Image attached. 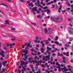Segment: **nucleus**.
I'll return each mask as SVG.
<instances>
[{
    "label": "nucleus",
    "instance_id": "1",
    "mask_svg": "<svg viewBox=\"0 0 73 73\" xmlns=\"http://www.w3.org/2000/svg\"><path fill=\"white\" fill-rule=\"evenodd\" d=\"M51 20L54 21H55V22H60V21H59L60 20L58 18H53L52 17L51 18Z\"/></svg>",
    "mask_w": 73,
    "mask_h": 73
},
{
    "label": "nucleus",
    "instance_id": "2",
    "mask_svg": "<svg viewBox=\"0 0 73 73\" xmlns=\"http://www.w3.org/2000/svg\"><path fill=\"white\" fill-rule=\"evenodd\" d=\"M37 7H35H35H33V9L32 10V12L33 13L34 15H35L36 14V13L35 12V11H37Z\"/></svg>",
    "mask_w": 73,
    "mask_h": 73
},
{
    "label": "nucleus",
    "instance_id": "3",
    "mask_svg": "<svg viewBox=\"0 0 73 73\" xmlns=\"http://www.w3.org/2000/svg\"><path fill=\"white\" fill-rule=\"evenodd\" d=\"M68 31L70 34H73V33L72 32L73 31V28H69L68 29Z\"/></svg>",
    "mask_w": 73,
    "mask_h": 73
},
{
    "label": "nucleus",
    "instance_id": "4",
    "mask_svg": "<svg viewBox=\"0 0 73 73\" xmlns=\"http://www.w3.org/2000/svg\"><path fill=\"white\" fill-rule=\"evenodd\" d=\"M28 63V62H24L23 61L21 60V66H23V65H26V64H27Z\"/></svg>",
    "mask_w": 73,
    "mask_h": 73
},
{
    "label": "nucleus",
    "instance_id": "5",
    "mask_svg": "<svg viewBox=\"0 0 73 73\" xmlns=\"http://www.w3.org/2000/svg\"><path fill=\"white\" fill-rule=\"evenodd\" d=\"M7 62L8 61L5 60L4 61V62H2V64L3 66H6V65L5 64H7Z\"/></svg>",
    "mask_w": 73,
    "mask_h": 73
},
{
    "label": "nucleus",
    "instance_id": "6",
    "mask_svg": "<svg viewBox=\"0 0 73 73\" xmlns=\"http://www.w3.org/2000/svg\"><path fill=\"white\" fill-rule=\"evenodd\" d=\"M33 62H35V63H37V64H36V66H38L39 65V63H38V62H37V60H35V61L34 60H32Z\"/></svg>",
    "mask_w": 73,
    "mask_h": 73
},
{
    "label": "nucleus",
    "instance_id": "7",
    "mask_svg": "<svg viewBox=\"0 0 73 73\" xmlns=\"http://www.w3.org/2000/svg\"><path fill=\"white\" fill-rule=\"evenodd\" d=\"M5 24H7V25H9V21L8 20L5 21Z\"/></svg>",
    "mask_w": 73,
    "mask_h": 73
},
{
    "label": "nucleus",
    "instance_id": "8",
    "mask_svg": "<svg viewBox=\"0 0 73 73\" xmlns=\"http://www.w3.org/2000/svg\"><path fill=\"white\" fill-rule=\"evenodd\" d=\"M45 47H44L43 48H41V53H44V50H45Z\"/></svg>",
    "mask_w": 73,
    "mask_h": 73
},
{
    "label": "nucleus",
    "instance_id": "9",
    "mask_svg": "<svg viewBox=\"0 0 73 73\" xmlns=\"http://www.w3.org/2000/svg\"><path fill=\"white\" fill-rule=\"evenodd\" d=\"M69 71H70V72H65V73H72L73 72H72V70L70 69V68H69Z\"/></svg>",
    "mask_w": 73,
    "mask_h": 73
},
{
    "label": "nucleus",
    "instance_id": "10",
    "mask_svg": "<svg viewBox=\"0 0 73 73\" xmlns=\"http://www.w3.org/2000/svg\"><path fill=\"white\" fill-rule=\"evenodd\" d=\"M49 57H50V55H48L47 56H46L45 58H47V60H50V58H49Z\"/></svg>",
    "mask_w": 73,
    "mask_h": 73
},
{
    "label": "nucleus",
    "instance_id": "11",
    "mask_svg": "<svg viewBox=\"0 0 73 73\" xmlns=\"http://www.w3.org/2000/svg\"><path fill=\"white\" fill-rule=\"evenodd\" d=\"M35 42H38V43H40V41L39 40H37V39H36L35 40H34Z\"/></svg>",
    "mask_w": 73,
    "mask_h": 73
},
{
    "label": "nucleus",
    "instance_id": "12",
    "mask_svg": "<svg viewBox=\"0 0 73 73\" xmlns=\"http://www.w3.org/2000/svg\"><path fill=\"white\" fill-rule=\"evenodd\" d=\"M22 68H23V69H22L21 70V71L22 72H23L25 70H26V68H25V67H24V66H23L22 67Z\"/></svg>",
    "mask_w": 73,
    "mask_h": 73
},
{
    "label": "nucleus",
    "instance_id": "13",
    "mask_svg": "<svg viewBox=\"0 0 73 73\" xmlns=\"http://www.w3.org/2000/svg\"><path fill=\"white\" fill-rule=\"evenodd\" d=\"M31 24L33 25L34 27H35V26L36 25V24L35 23H34L33 22H31Z\"/></svg>",
    "mask_w": 73,
    "mask_h": 73
},
{
    "label": "nucleus",
    "instance_id": "14",
    "mask_svg": "<svg viewBox=\"0 0 73 73\" xmlns=\"http://www.w3.org/2000/svg\"><path fill=\"white\" fill-rule=\"evenodd\" d=\"M29 6H31V7H33V3H31L29 4Z\"/></svg>",
    "mask_w": 73,
    "mask_h": 73
},
{
    "label": "nucleus",
    "instance_id": "15",
    "mask_svg": "<svg viewBox=\"0 0 73 73\" xmlns=\"http://www.w3.org/2000/svg\"><path fill=\"white\" fill-rule=\"evenodd\" d=\"M23 52L24 53H28V50H23Z\"/></svg>",
    "mask_w": 73,
    "mask_h": 73
},
{
    "label": "nucleus",
    "instance_id": "16",
    "mask_svg": "<svg viewBox=\"0 0 73 73\" xmlns=\"http://www.w3.org/2000/svg\"><path fill=\"white\" fill-rule=\"evenodd\" d=\"M0 52H1L0 53H1V54H2V53H4V51L2 50L1 49H0Z\"/></svg>",
    "mask_w": 73,
    "mask_h": 73
},
{
    "label": "nucleus",
    "instance_id": "17",
    "mask_svg": "<svg viewBox=\"0 0 73 73\" xmlns=\"http://www.w3.org/2000/svg\"><path fill=\"white\" fill-rule=\"evenodd\" d=\"M47 50H52V48H49V46H47Z\"/></svg>",
    "mask_w": 73,
    "mask_h": 73
},
{
    "label": "nucleus",
    "instance_id": "18",
    "mask_svg": "<svg viewBox=\"0 0 73 73\" xmlns=\"http://www.w3.org/2000/svg\"><path fill=\"white\" fill-rule=\"evenodd\" d=\"M56 65L58 66H60V64H58V62H56Z\"/></svg>",
    "mask_w": 73,
    "mask_h": 73
},
{
    "label": "nucleus",
    "instance_id": "19",
    "mask_svg": "<svg viewBox=\"0 0 73 73\" xmlns=\"http://www.w3.org/2000/svg\"><path fill=\"white\" fill-rule=\"evenodd\" d=\"M68 20L69 21H72V22H73V18H72V19H68Z\"/></svg>",
    "mask_w": 73,
    "mask_h": 73
},
{
    "label": "nucleus",
    "instance_id": "20",
    "mask_svg": "<svg viewBox=\"0 0 73 73\" xmlns=\"http://www.w3.org/2000/svg\"><path fill=\"white\" fill-rule=\"evenodd\" d=\"M9 11V8H6L5 10V11H6V12H8Z\"/></svg>",
    "mask_w": 73,
    "mask_h": 73
},
{
    "label": "nucleus",
    "instance_id": "21",
    "mask_svg": "<svg viewBox=\"0 0 73 73\" xmlns=\"http://www.w3.org/2000/svg\"><path fill=\"white\" fill-rule=\"evenodd\" d=\"M69 52H66V55L67 57L69 56Z\"/></svg>",
    "mask_w": 73,
    "mask_h": 73
},
{
    "label": "nucleus",
    "instance_id": "22",
    "mask_svg": "<svg viewBox=\"0 0 73 73\" xmlns=\"http://www.w3.org/2000/svg\"><path fill=\"white\" fill-rule=\"evenodd\" d=\"M46 42V45H48L49 43V41L48 40H46L45 41Z\"/></svg>",
    "mask_w": 73,
    "mask_h": 73
},
{
    "label": "nucleus",
    "instance_id": "23",
    "mask_svg": "<svg viewBox=\"0 0 73 73\" xmlns=\"http://www.w3.org/2000/svg\"><path fill=\"white\" fill-rule=\"evenodd\" d=\"M54 43L56 44H57V45H59V42H58L57 41H55L54 42Z\"/></svg>",
    "mask_w": 73,
    "mask_h": 73
},
{
    "label": "nucleus",
    "instance_id": "24",
    "mask_svg": "<svg viewBox=\"0 0 73 73\" xmlns=\"http://www.w3.org/2000/svg\"><path fill=\"white\" fill-rule=\"evenodd\" d=\"M13 37H14V38H11V40L12 41H15V36H13Z\"/></svg>",
    "mask_w": 73,
    "mask_h": 73
},
{
    "label": "nucleus",
    "instance_id": "25",
    "mask_svg": "<svg viewBox=\"0 0 73 73\" xmlns=\"http://www.w3.org/2000/svg\"><path fill=\"white\" fill-rule=\"evenodd\" d=\"M3 5V6H4L5 7H8V6H7V5L5 4H4L3 3H2L1 4H0V5Z\"/></svg>",
    "mask_w": 73,
    "mask_h": 73
},
{
    "label": "nucleus",
    "instance_id": "26",
    "mask_svg": "<svg viewBox=\"0 0 73 73\" xmlns=\"http://www.w3.org/2000/svg\"><path fill=\"white\" fill-rule=\"evenodd\" d=\"M35 39L36 40H38V39L40 40H41V38H38V37H37V36H36L35 37Z\"/></svg>",
    "mask_w": 73,
    "mask_h": 73
},
{
    "label": "nucleus",
    "instance_id": "27",
    "mask_svg": "<svg viewBox=\"0 0 73 73\" xmlns=\"http://www.w3.org/2000/svg\"><path fill=\"white\" fill-rule=\"evenodd\" d=\"M58 39V37L57 36H56V38L55 39V41H57V40Z\"/></svg>",
    "mask_w": 73,
    "mask_h": 73
},
{
    "label": "nucleus",
    "instance_id": "28",
    "mask_svg": "<svg viewBox=\"0 0 73 73\" xmlns=\"http://www.w3.org/2000/svg\"><path fill=\"white\" fill-rule=\"evenodd\" d=\"M0 56H1L3 57H4L5 56L3 54H1V53H0Z\"/></svg>",
    "mask_w": 73,
    "mask_h": 73
},
{
    "label": "nucleus",
    "instance_id": "29",
    "mask_svg": "<svg viewBox=\"0 0 73 73\" xmlns=\"http://www.w3.org/2000/svg\"><path fill=\"white\" fill-rule=\"evenodd\" d=\"M29 62H30V63H32V62H33L32 61H31V58H29Z\"/></svg>",
    "mask_w": 73,
    "mask_h": 73
},
{
    "label": "nucleus",
    "instance_id": "30",
    "mask_svg": "<svg viewBox=\"0 0 73 73\" xmlns=\"http://www.w3.org/2000/svg\"><path fill=\"white\" fill-rule=\"evenodd\" d=\"M60 7L59 8V10H61L62 9V7L61 6V5H60Z\"/></svg>",
    "mask_w": 73,
    "mask_h": 73
},
{
    "label": "nucleus",
    "instance_id": "31",
    "mask_svg": "<svg viewBox=\"0 0 73 73\" xmlns=\"http://www.w3.org/2000/svg\"><path fill=\"white\" fill-rule=\"evenodd\" d=\"M15 46V43H13L12 44H10V46Z\"/></svg>",
    "mask_w": 73,
    "mask_h": 73
},
{
    "label": "nucleus",
    "instance_id": "32",
    "mask_svg": "<svg viewBox=\"0 0 73 73\" xmlns=\"http://www.w3.org/2000/svg\"><path fill=\"white\" fill-rule=\"evenodd\" d=\"M41 67H43V68H45V66L44 65L42 64L41 65Z\"/></svg>",
    "mask_w": 73,
    "mask_h": 73
},
{
    "label": "nucleus",
    "instance_id": "33",
    "mask_svg": "<svg viewBox=\"0 0 73 73\" xmlns=\"http://www.w3.org/2000/svg\"><path fill=\"white\" fill-rule=\"evenodd\" d=\"M55 46H56V45H55V44H54L53 45H52V49H54Z\"/></svg>",
    "mask_w": 73,
    "mask_h": 73
},
{
    "label": "nucleus",
    "instance_id": "34",
    "mask_svg": "<svg viewBox=\"0 0 73 73\" xmlns=\"http://www.w3.org/2000/svg\"><path fill=\"white\" fill-rule=\"evenodd\" d=\"M43 58L42 59V60H45V56H43L42 57Z\"/></svg>",
    "mask_w": 73,
    "mask_h": 73
},
{
    "label": "nucleus",
    "instance_id": "35",
    "mask_svg": "<svg viewBox=\"0 0 73 73\" xmlns=\"http://www.w3.org/2000/svg\"><path fill=\"white\" fill-rule=\"evenodd\" d=\"M69 70V69L68 68H66L65 70H64V72H68Z\"/></svg>",
    "mask_w": 73,
    "mask_h": 73
},
{
    "label": "nucleus",
    "instance_id": "36",
    "mask_svg": "<svg viewBox=\"0 0 73 73\" xmlns=\"http://www.w3.org/2000/svg\"><path fill=\"white\" fill-rule=\"evenodd\" d=\"M46 11L47 13H49L50 12V10L49 9H47L46 10Z\"/></svg>",
    "mask_w": 73,
    "mask_h": 73
},
{
    "label": "nucleus",
    "instance_id": "37",
    "mask_svg": "<svg viewBox=\"0 0 73 73\" xmlns=\"http://www.w3.org/2000/svg\"><path fill=\"white\" fill-rule=\"evenodd\" d=\"M65 49L66 50H67V49H68V48L69 47V46H65Z\"/></svg>",
    "mask_w": 73,
    "mask_h": 73
},
{
    "label": "nucleus",
    "instance_id": "38",
    "mask_svg": "<svg viewBox=\"0 0 73 73\" xmlns=\"http://www.w3.org/2000/svg\"><path fill=\"white\" fill-rule=\"evenodd\" d=\"M69 45L68 43H66V44H65V46H69Z\"/></svg>",
    "mask_w": 73,
    "mask_h": 73
},
{
    "label": "nucleus",
    "instance_id": "39",
    "mask_svg": "<svg viewBox=\"0 0 73 73\" xmlns=\"http://www.w3.org/2000/svg\"><path fill=\"white\" fill-rule=\"evenodd\" d=\"M44 31L45 32V33H47L48 32V31L47 30V29H44Z\"/></svg>",
    "mask_w": 73,
    "mask_h": 73
},
{
    "label": "nucleus",
    "instance_id": "40",
    "mask_svg": "<svg viewBox=\"0 0 73 73\" xmlns=\"http://www.w3.org/2000/svg\"><path fill=\"white\" fill-rule=\"evenodd\" d=\"M48 9V7H47V6H45V7H44L43 9L45 10V9Z\"/></svg>",
    "mask_w": 73,
    "mask_h": 73
},
{
    "label": "nucleus",
    "instance_id": "41",
    "mask_svg": "<svg viewBox=\"0 0 73 73\" xmlns=\"http://www.w3.org/2000/svg\"><path fill=\"white\" fill-rule=\"evenodd\" d=\"M38 62V63H39V64L40 63H42V60H40V61H37Z\"/></svg>",
    "mask_w": 73,
    "mask_h": 73
},
{
    "label": "nucleus",
    "instance_id": "42",
    "mask_svg": "<svg viewBox=\"0 0 73 73\" xmlns=\"http://www.w3.org/2000/svg\"><path fill=\"white\" fill-rule=\"evenodd\" d=\"M37 58V56H35V58L34 59V60H36V59Z\"/></svg>",
    "mask_w": 73,
    "mask_h": 73
},
{
    "label": "nucleus",
    "instance_id": "43",
    "mask_svg": "<svg viewBox=\"0 0 73 73\" xmlns=\"http://www.w3.org/2000/svg\"><path fill=\"white\" fill-rule=\"evenodd\" d=\"M31 54H33V56H36V55H37L36 54H34L33 52H31Z\"/></svg>",
    "mask_w": 73,
    "mask_h": 73
},
{
    "label": "nucleus",
    "instance_id": "44",
    "mask_svg": "<svg viewBox=\"0 0 73 73\" xmlns=\"http://www.w3.org/2000/svg\"><path fill=\"white\" fill-rule=\"evenodd\" d=\"M20 2H21V3H24L25 1L23 0H20Z\"/></svg>",
    "mask_w": 73,
    "mask_h": 73
},
{
    "label": "nucleus",
    "instance_id": "45",
    "mask_svg": "<svg viewBox=\"0 0 73 73\" xmlns=\"http://www.w3.org/2000/svg\"><path fill=\"white\" fill-rule=\"evenodd\" d=\"M45 45V44H44V43H43L42 44V48H44V45Z\"/></svg>",
    "mask_w": 73,
    "mask_h": 73
},
{
    "label": "nucleus",
    "instance_id": "46",
    "mask_svg": "<svg viewBox=\"0 0 73 73\" xmlns=\"http://www.w3.org/2000/svg\"><path fill=\"white\" fill-rule=\"evenodd\" d=\"M66 11H67V10H63L62 12L64 13L66 12Z\"/></svg>",
    "mask_w": 73,
    "mask_h": 73
},
{
    "label": "nucleus",
    "instance_id": "47",
    "mask_svg": "<svg viewBox=\"0 0 73 73\" xmlns=\"http://www.w3.org/2000/svg\"><path fill=\"white\" fill-rule=\"evenodd\" d=\"M52 56L53 57H55V56H56V54L54 53H53L52 54Z\"/></svg>",
    "mask_w": 73,
    "mask_h": 73
},
{
    "label": "nucleus",
    "instance_id": "48",
    "mask_svg": "<svg viewBox=\"0 0 73 73\" xmlns=\"http://www.w3.org/2000/svg\"><path fill=\"white\" fill-rule=\"evenodd\" d=\"M18 73H21V70L20 69H19L18 70Z\"/></svg>",
    "mask_w": 73,
    "mask_h": 73
},
{
    "label": "nucleus",
    "instance_id": "49",
    "mask_svg": "<svg viewBox=\"0 0 73 73\" xmlns=\"http://www.w3.org/2000/svg\"><path fill=\"white\" fill-rule=\"evenodd\" d=\"M53 57H51V59L50 60H51V61H53Z\"/></svg>",
    "mask_w": 73,
    "mask_h": 73
},
{
    "label": "nucleus",
    "instance_id": "50",
    "mask_svg": "<svg viewBox=\"0 0 73 73\" xmlns=\"http://www.w3.org/2000/svg\"><path fill=\"white\" fill-rule=\"evenodd\" d=\"M52 8H54V7H55V6L54 5H52Z\"/></svg>",
    "mask_w": 73,
    "mask_h": 73
},
{
    "label": "nucleus",
    "instance_id": "51",
    "mask_svg": "<svg viewBox=\"0 0 73 73\" xmlns=\"http://www.w3.org/2000/svg\"><path fill=\"white\" fill-rule=\"evenodd\" d=\"M27 47H29V46H30V44H29V43H27Z\"/></svg>",
    "mask_w": 73,
    "mask_h": 73
},
{
    "label": "nucleus",
    "instance_id": "52",
    "mask_svg": "<svg viewBox=\"0 0 73 73\" xmlns=\"http://www.w3.org/2000/svg\"><path fill=\"white\" fill-rule=\"evenodd\" d=\"M66 3H67V4H68V6H69L70 5V4H69V2H66Z\"/></svg>",
    "mask_w": 73,
    "mask_h": 73
},
{
    "label": "nucleus",
    "instance_id": "53",
    "mask_svg": "<svg viewBox=\"0 0 73 73\" xmlns=\"http://www.w3.org/2000/svg\"><path fill=\"white\" fill-rule=\"evenodd\" d=\"M65 66V65H64L63 64H61V65H60V66H61V67H63V66Z\"/></svg>",
    "mask_w": 73,
    "mask_h": 73
},
{
    "label": "nucleus",
    "instance_id": "54",
    "mask_svg": "<svg viewBox=\"0 0 73 73\" xmlns=\"http://www.w3.org/2000/svg\"><path fill=\"white\" fill-rule=\"evenodd\" d=\"M15 29H15V28H12L11 29V30L12 31H15Z\"/></svg>",
    "mask_w": 73,
    "mask_h": 73
},
{
    "label": "nucleus",
    "instance_id": "55",
    "mask_svg": "<svg viewBox=\"0 0 73 73\" xmlns=\"http://www.w3.org/2000/svg\"><path fill=\"white\" fill-rule=\"evenodd\" d=\"M52 53H54V52H55V50H51Z\"/></svg>",
    "mask_w": 73,
    "mask_h": 73
},
{
    "label": "nucleus",
    "instance_id": "56",
    "mask_svg": "<svg viewBox=\"0 0 73 73\" xmlns=\"http://www.w3.org/2000/svg\"><path fill=\"white\" fill-rule=\"evenodd\" d=\"M31 50L32 52H34L35 50L33 48H32Z\"/></svg>",
    "mask_w": 73,
    "mask_h": 73
},
{
    "label": "nucleus",
    "instance_id": "57",
    "mask_svg": "<svg viewBox=\"0 0 73 73\" xmlns=\"http://www.w3.org/2000/svg\"><path fill=\"white\" fill-rule=\"evenodd\" d=\"M50 4H51V3H50V2L48 3H47V5H50Z\"/></svg>",
    "mask_w": 73,
    "mask_h": 73
},
{
    "label": "nucleus",
    "instance_id": "58",
    "mask_svg": "<svg viewBox=\"0 0 73 73\" xmlns=\"http://www.w3.org/2000/svg\"><path fill=\"white\" fill-rule=\"evenodd\" d=\"M50 73H52V72H54V71L53 70H51L50 71Z\"/></svg>",
    "mask_w": 73,
    "mask_h": 73
},
{
    "label": "nucleus",
    "instance_id": "59",
    "mask_svg": "<svg viewBox=\"0 0 73 73\" xmlns=\"http://www.w3.org/2000/svg\"><path fill=\"white\" fill-rule=\"evenodd\" d=\"M36 46L37 48H39V45L38 44H36Z\"/></svg>",
    "mask_w": 73,
    "mask_h": 73
},
{
    "label": "nucleus",
    "instance_id": "60",
    "mask_svg": "<svg viewBox=\"0 0 73 73\" xmlns=\"http://www.w3.org/2000/svg\"><path fill=\"white\" fill-rule=\"evenodd\" d=\"M61 55V54L60 53H58V56H60Z\"/></svg>",
    "mask_w": 73,
    "mask_h": 73
},
{
    "label": "nucleus",
    "instance_id": "61",
    "mask_svg": "<svg viewBox=\"0 0 73 73\" xmlns=\"http://www.w3.org/2000/svg\"><path fill=\"white\" fill-rule=\"evenodd\" d=\"M38 55H40V54H41V52H38Z\"/></svg>",
    "mask_w": 73,
    "mask_h": 73
},
{
    "label": "nucleus",
    "instance_id": "62",
    "mask_svg": "<svg viewBox=\"0 0 73 73\" xmlns=\"http://www.w3.org/2000/svg\"><path fill=\"white\" fill-rule=\"evenodd\" d=\"M37 14H39L40 13V11H37Z\"/></svg>",
    "mask_w": 73,
    "mask_h": 73
},
{
    "label": "nucleus",
    "instance_id": "63",
    "mask_svg": "<svg viewBox=\"0 0 73 73\" xmlns=\"http://www.w3.org/2000/svg\"><path fill=\"white\" fill-rule=\"evenodd\" d=\"M28 43H25V45H25V46H27V44Z\"/></svg>",
    "mask_w": 73,
    "mask_h": 73
},
{
    "label": "nucleus",
    "instance_id": "64",
    "mask_svg": "<svg viewBox=\"0 0 73 73\" xmlns=\"http://www.w3.org/2000/svg\"><path fill=\"white\" fill-rule=\"evenodd\" d=\"M48 40H49V41H51V39L49 38H48Z\"/></svg>",
    "mask_w": 73,
    "mask_h": 73
}]
</instances>
